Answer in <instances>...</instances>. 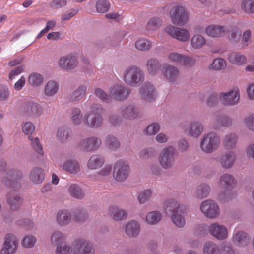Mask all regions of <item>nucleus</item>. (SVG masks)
<instances>
[{
  "label": "nucleus",
  "instance_id": "obj_23",
  "mask_svg": "<svg viewBox=\"0 0 254 254\" xmlns=\"http://www.w3.org/2000/svg\"><path fill=\"white\" fill-rule=\"evenodd\" d=\"M142 98L146 101L151 102L154 100V88L152 84L146 82L142 85L140 89Z\"/></svg>",
  "mask_w": 254,
  "mask_h": 254
},
{
  "label": "nucleus",
  "instance_id": "obj_8",
  "mask_svg": "<svg viewBox=\"0 0 254 254\" xmlns=\"http://www.w3.org/2000/svg\"><path fill=\"white\" fill-rule=\"evenodd\" d=\"M78 64L77 57L72 54L61 57L58 62L59 67L61 69L67 71L74 69Z\"/></svg>",
  "mask_w": 254,
  "mask_h": 254
},
{
  "label": "nucleus",
  "instance_id": "obj_29",
  "mask_svg": "<svg viewBox=\"0 0 254 254\" xmlns=\"http://www.w3.org/2000/svg\"><path fill=\"white\" fill-rule=\"evenodd\" d=\"M140 229V224L135 220L128 222L126 224L125 228L126 234L130 237L137 236L139 233Z\"/></svg>",
  "mask_w": 254,
  "mask_h": 254
},
{
  "label": "nucleus",
  "instance_id": "obj_28",
  "mask_svg": "<svg viewBox=\"0 0 254 254\" xmlns=\"http://www.w3.org/2000/svg\"><path fill=\"white\" fill-rule=\"evenodd\" d=\"M71 215L66 210L59 211L56 215L57 223L61 226H65L68 225L71 221Z\"/></svg>",
  "mask_w": 254,
  "mask_h": 254
},
{
  "label": "nucleus",
  "instance_id": "obj_31",
  "mask_svg": "<svg viewBox=\"0 0 254 254\" xmlns=\"http://www.w3.org/2000/svg\"><path fill=\"white\" fill-rule=\"evenodd\" d=\"M238 136L233 132L229 133L223 139L222 144L227 149H232L235 147Z\"/></svg>",
  "mask_w": 254,
  "mask_h": 254
},
{
  "label": "nucleus",
  "instance_id": "obj_10",
  "mask_svg": "<svg viewBox=\"0 0 254 254\" xmlns=\"http://www.w3.org/2000/svg\"><path fill=\"white\" fill-rule=\"evenodd\" d=\"M18 240L16 236L8 234L4 237V242L0 251L1 254H14L17 250Z\"/></svg>",
  "mask_w": 254,
  "mask_h": 254
},
{
  "label": "nucleus",
  "instance_id": "obj_42",
  "mask_svg": "<svg viewBox=\"0 0 254 254\" xmlns=\"http://www.w3.org/2000/svg\"><path fill=\"white\" fill-rule=\"evenodd\" d=\"M220 252L217 245L212 241L206 242L203 246V254H220Z\"/></svg>",
  "mask_w": 254,
  "mask_h": 254
},
{
  "label": "nucleus",
  "instance_id": "obj_26",
  "mask_svg": "<svg viewBox=\"0 0 254 254\" xmlns=\"http://www.w3.org/2000/svg\"><path fill=\"white\" fill-rule=\"evenodd\" d=\"M25 113L29 117H36L41 114L42 107L37 103L29 102L25 104L24 106Z\"/></svg>",
  "mask_w": 254,
  "mask_h": 254
},
{
  "label": "nucleus",
  "instance_id": "obj_58",
  "mask_svg": "<svg viewBox=\"0 0 254 254\" xmlns=\"http://www.w3.org/2000/svg\"><path fill=\"white\" fill-rule=\"evenodd\" d=\"M242 8L248 13H254V0H243Z\"/></svg>",
  "mask_w": 254,
  "mask_h": 254
},
{
  "label": "nucleus",
  "instance_id": "obj_44",
  "mask_svg": "<svg viewBox=\"0 0 254 254\" xmlns=\"http://www.w3.org/2000/svg\"><path fill=\"white\" fill-rule=\"evenodd\" d=\"M162 218L161 213L158 211H153L148 213L146 216V222L149 225L158 223Z\"/></svg>",
  "mask_w": 254,
  "mask_h": 254
},
{
  "label": "nucleus",
  "instance_id": "obj_63",
  "mask_svg": "<svg viewBox=\"0 0 254 254\" xmlns=\"http://www.w3.org/2000/svg\"><path fill=\"white\" fill-rule=\"evenodd\" d=\"M36 242V239L34 236L28 235L23 239L22 244L24 247L30 248L34 246Z\"/></svg>",
  "mask_w": 254,
  "mask_h": 254
},
{
  "label": "nucleus",
  "instance_id": "obj_33",
  "mask_svg": "<svg viewBox=\"0 0 254 254\" xmlns=\"http://www.w3.org/2000/svg\"><path fill=\"white\" fill-rule=\"evenodd\" d=\"M226 27L220 25H210L206 29V33L213 37H221L225 35Z\"/></svg>",
  "mask_w": 254,
  "mask_h": 254
},
{
  "label": "nucleus",
  "instance_id": "obj_38",
  "mask_svg": "<svg viewBox=\"0 0 254 254\" xmlns=\"http://www.w3.org/2000/svg\"><path fill=\"white\" fill-rule=\"evenodd\" d=\"M87 91V87L84 85H80L78 88L68 96V100L69 102L79 101L82 99Z\"/></svg>",
  "mask_w": 254,
  "mask_h": 254
},
{
  "label": "nucleus",
  "instance_id": "obj_59",
  "mask_svg": "<svg viewBox=\"0 0 254 254\" xmlns=\"http://www.w3.org/2000/svg\"><path fill=\"white\" fill-rule=\"evenodd\" d=\"M6 174L8 177L14 180H21L23 177L22 172L15 168L8 169Z\"/></svg>",
  "mask_w": 254,
  "mask_h": 254
},
{
  "label": "nucleus",
  "instance_id": "obj_35",
  "mask_svg": "<svg viewBox=\"0 0 254 254\" xmlns=\"http://www.w3.org/2000/svg\"><path fill=\"white\" fill-rule=\"evenodd\" d=\"M146 66L149 74L151 76L156 75L161 68V64L156 59L151 58L147 60Z\"/></svg>",
  "mask_w": 254,
  "mask_h": 254
},
{
  "label": "nucleus",
  "instance_id": "obj_7",
  "mask_svg": "<svg viewBox=\"0 0 254 254\" xmlns=\"http://www.w3.org/2000/svg\"><path fill=\"white\" fill-rule=\"evenodd\" d=\"M129 166L123 160L117 161L114 164L113 171L114 178L118 182H123L128 177Z\"/></svg>",
  "mask_w": 254,
  "mask_h": 254
},
{
  "label": "nucleus",
  "instance_id": "obj_46",
  "mask_svg": "<svg viewBox=\"0 0 254 254\" xmlns=\"http://www.w3.org/2000/svg\"><path fill=\"white\" fill-rule=\"evenodd\" d=\"M71 120L74 125H79L83 119V116L81 110L76 107H73L71 109L70 113Z\"/></svg>",
  "mask_w": 254,
  "mask_h": 254
},
{
  "label": "nucleus",
  "instance_id": "obj_21",
  "mask_svg": "<svg viewBox=\"0 0 254 254\" xmlns=\"http://www.w3.org/2000/svg\"><path fill=\"white\" fill-rule=\"evenodd\" d=\"M251 239L249 235L242 231L236 232L233 237L234 244L240 247L248 246L251 242Z\"/></svg>",
  "mask_w": 254,
  "mask_h": 254
},
{
  "label": "nucleus",
  "instance_id": "obj_6",
  "mask_svg": "<svg viewBox=\"0 0 254 254\" xmlns=\"http://www.w3.org/2000/svg\"><path fill=\"white\" fill-rule=\"evenodd\" d=\"M170 15L172 22L178 26L185 25L189 19V14L184 7L177 5L173 6L170 11Z\"/></svg>",
  "mask_w": 254,
  "mask_h": 254
},
{
  "label": "nucleus",
  "instance_id": "obj_19",
  "mask_svg": "<svg viewBox=\"0 0 254 254\" xmlns=\"http://www.w3.org/2000/svg\"><path fill=\"white\" fill-rule=\"evenodd\" d=\"M222 102L225 106L237 105L239 101L240 95L237 91H231L228 93H221Z\"/></svg>",
  "mask_w": 254,
  "mask_h": 254
},
{
  "label": "nucleus",
  "instance_id": "obj_43",
  "mask_svg": "<svg viewBox=\"0 0 254 254\" xmlns=\"http://www.w3.org/2000/svg\"><path fill=\"white\" fill-rule=\"evenodd\" d=\"M70 195L73 197L82 199L84 197V193L81 187L77 184H71L68 189Z\"/></svg>",
  "mask_w": 254,
  "mask_h": 254
},
{
  "label": "nucleus",
  "instance_id": "obj_30",
  "mask_svg": "<svg viewBox=\"0 0 254 254\" xmlns=\"http://www.w3.org/2000/svg\"><path fill=\"white\" fill-rule=\"evenodd\" d=\"M72 135V132L70 129L66 127H62L58 128L57 132L58 140L61 143H67L70 141Z\"/></svg>",
  "mask_w": 254,
  "mask_h": 254
},
{
  "label": "nucleus",
  "instance_id": "obj_16",
  "mask_svg": "<svg viewBox=\"0 0 254 254\" xmlns=\"http://www.w3.org/2000/svg\"><path fill=\"white\" fill-rule=\"evenodd\" d=\"M165 31L171 37L182 42L187 41L190 36L189 32L187 29L173 25L167 26L165 28Z\"/></svg>",
  "mask_w": 254,
  "mask_h": 254
},
{
  "label": "nucleus",
  "instance_id": "obj_57",
  "mask_svg": "<svg viewBox=\"0 0 254 254\" xmlns=\"http://www.w3.org/2000/svg\"><path fill=\"white\" fill-rule=\"evenodd\" d=\"M156 155V151L155 148L148 147L142 149L139 153L140 157L144 159L152 158Z\"/></svg>",
  "mask_w": 254,
  "mask_h": 254
},
{
  "label": "nucleus",
  "instance_id": "obj_2",
  "mask_svg": "<svg viewBox=\"0 0 254 254\" xmlns=\"http://www.w3.org/2000/svg\"><path fill=\"white\" fill-rule=\"evenodd\" d=\"M178 155L179 153L177 149L172 146L164 148L158 157L160 165L164 169L172 168L175 164Z\"/></svg>",
  "mask_w": 254,
  "mask_h": 254
},
{
  "label": "nucleus",
  "instance_id": "obj_60",
  "mask_svg": "<svg viewBox=\"0 0 254 254\" xmlns=\"http://www.w3.org/2000/svg\"><path fill=\"white\" fill-rule=\"evenodd\" d=\"M43 81L42 76L38 73L32 74L29 77L28 81L33 86H37L40 85Z\"/></svg>",
  "mask_w": 254,
  "mask_h": 254
},
{
  "label": "nucleus",
  "instance_id": "obj_17",
  "mask_svg": "<svg viewBox=\"0 0 254 254\" xmlns=\"http://www.w3.org/2000/svg\"><path fill=\"white\" fill-rule=\"evenodd\" d=\"M236 160V155L232 151H228L223 153L219 159L221 166L225 169L231 168Z\"/></svg>",
  "mask_w": 254,
  "mask_h": 254
},
{
  "label": "nucleus",
  "instance_id": "obj_64",
  "mask_svg": "<svg viewBox=\"0 0 254 254\" xmlns=\"http://www.w3.org/2000/svg\"><path fill=\"white\" fill-rule=\"evenodd\" d=\"M70 250L69 245H67L65 242H64L57 246L56 253L57 254H68Z\"/></svg>",
  "mask_w": 254,
  "mask_h": 254
},
{
  "label": "nucleus",
  "instance_id": "obj_15",
  "mask_svg": "<svg viewBox=\"0 0 254 254\" xmlns=\"http://www.w3.org/2000/svg\"><path fill=\"white\" fill-rule=\"evenodd\" d=\"M164 211L167 216H172L177 213H184L185 207L174 199H168L164 204Z\"/></svg>",
  "mask_w": 254,
  "mask_h": 254
},
{
  "label": "nucleus",
  "instance_id": "obj_25",
  "mask_svg": "<svg viewBox=\"0 0 254 254\" xmlns=\"http://www.w3.org/2000/svg\"><path fill=\"white\" fill-rule=\"evenodd\" d=\"M45 178L44 171L39 167H34L30 171L29 174L30 180L34 184L41 183Z\"/></svg>",
  "mask_w": 254,
  "mask_h": 254
},
{
  "label": "nucleus",
  "instance_id": "obj_61",
  "mask_svg": "<svg viewBox=\"0 0 254 254\" xmlns=\"http://www.w3.org/2000/svg\"><path fill=\"white\" fill-rule=\"evenodd\" d=\"M161 25V19L159 18L154 17L148 21L146 25V28L149 31H153L156 30Z\"/></svg>",
  "mask_w": 254,
  "mask_h": 254
},
{
  "label": "nucleus",
  "instance_id": "obj_50",
  "mask_svg": "<svg viewBox=\"0 0 254 254\" xmlns=\"http://www.w3.org/2000/svg\"><path fill=\"white\" fill-rule=\"evenodd\" d=\"M206 40L201 35H195L191 40V45L194 49L201 48L205 44Z\"/></svg>",
  "mask_w": 254,
  "mask_h": 254
},
{
  "label": "nucleus",
  "instance_id": "obj_14",
  "mask_svg": "<svg viewBox=\"0 0 254 254\" xmlns=\"http://www.w3.org/2000/svg\"><path fill=\"white\" fill-rule=\"evenodd\" d=\"M71 252L73 254H94L95 249L92 244L89 241L79 240L76 242Z\"/></svg>",
  "mask_w": 254,
  "mask_h": 254
},
{
  "label": "nucleus",
  "instance_id": "obj_13",
  "mask_svg": "<svg viewBox=\"0 0 254 254\" xmlns=\"http://www.w3.org/2000/svg\"><path fill=\"white\" fill-rule=\"evenodd\" d=\"M162 72L165 79L169 83H176L180 77V70L173 65H164Z\"/></svg>",
  "mask_w": 254,
  "mask_h": 254
},
{
  "label": "nucleus",
  "instance_id": "obj_56",
  "mask_svg": "<svg viewBox=\"0 0 254 254\" xmlns=\"http://www.w3.org/2000/svg\"><path fill=\"white\" fill-rule=\"evenodd\" d=\"M184 213H177L171 216L173 223L178 227L183 228L185 225V220L182 216Z\"/></svg>",
  "mask_w": 254,
  "mask_h": 254
},
{
  "label": "nucleus",
  "instance_id": "obj_37",
  "mask_svg": "<svg viewBox=\"0 0 254 254\" xmlns=\"http://www.w3.org/2000/svg\"><path fill=\"white\" fill-rule=\"evenodd\" d=\"M225 33L227 34L230 41L233 43H237L240 40L241 32L236 26L226 28Z\"/></svg>",
  "mask_w": 254,
  "mask_h": 254
},
{
  "label": "nucleus",
  "instance_id": "obj_48",
  "mask_svg": "<svg viewBox=\"0 0 254 254\" xmlns=\"http://www.w3.org/2000/svg\"><path fill=\"white\" fill-rule=\"evenodd\" d=\"M153 194V191L151 189L144 190L139 192L137 199L140 204H143L148 202Z\"/></svg>",
  "mask_w": 254,
  "mask_h": 254
},
{
  "label": "nucleus",
  "instance_id": "obj_36",
  "mask_svg": "<svg viewBox=\"0 0 254 254\" xmlns=\"http://www.w3.org/2000/svg\"><path fill=\"white\" fill-rule=\"evenodd\" d=\"M105 162L104 158L99 154L92 155L88 161V167L91 169H96L103 166Z\"/></svg>",
  "mask_w": 254,
  "mask_h": 254
},
{
  "label": "nucleus",
  "instance_id": "obj_12",
  "mask_svg": "<svg viewBox=\"0 0 254 254\" xmlns=\"http://www.w3.org/2000/svg\"><path fill=\"white\" fill-rule=\"evenodd\" d=\"M120 110L121 116L127 120H135L140 115L139 108L133 104L124 105L120 107Z\"/></svg>",
  "mask_w": 254,
  "mask_h": 254
},
{
  "label": "nucleus",
  "instance_id": "obj_20",
  "mask_svg": "<svg viewBox=\"0 0 254 254\" xmlns=\"http://www.w3.org/2000/svg\"><path fill=\"white\" fill-rule=\"evenodd\" d=\"M210 233L218 240H224L227 237V230L226 228L222 225L215 223L211 224L209 227Z\"/></svg>",
  "mask_w": 254,
  "mask_h": 254
},
{
  "label": "nucleus",
  "instance_id": "obj_5",
  "mask_svg": "<svg viewBox=\"0 0 254 254\" xmlns=\"http://www.w3.org/2000/svg\"><path fill=\"white\" fill-rule=\"evenodd\" d=\"M102 144L101 138L92 136L81 139L76 144L77 148L84 152H93L98 150Z\"/></svg>",
  "mask_w": 254,
  "mask_h": 254
},
{
  "label": "nucleus",
  "instance_id": "obj_3",
  "mask_svg": "<svg viewBox=\"0 0 254 254\" xmlns=\"http://www.w3.org/2000/svg\"><path fill=\"white\" fill-rule=\"evenodd\" d=\"M123 76L124 81L127 85L136 87L143 82L145 75L140 68L131 66L125 70Z\"/></svg>",
  "mask_w": 254,
  "mask_h": 254
},
{
  "label": "nucleus",
  "instance_id": "obj_22",
  "mask_svg": "<svg viewBox=\"0 0 254 254\" xmlns=\"http://www.w3.org/2000/svg\"><path fill=\"white\" fill-rule=\"evenodd\" d=\"M7 201L11 210L17 211L21 207L23 199L19 195L14 192H11L7 195Z\"/></svg>",
  "mask_w": 254,
  "mask_h": 254
},
{
  "label": "nucleus",
  "instance_id": "obj_49",
  "mask_svg": "<svg viewBox=\"0 0 254 254\" xmlns=\"http://www.w3.org/2000/svg\"><path fill=\"white\" fill-rule=\"evenodd\" d=\"M110 6V3L107 0H98L96 8L98 13H104L109 11Z\"/></svg>",
  "mask_w": 254,
  "mask_h": 254
},
{
  "label": "nucleus",
  "instance_id": "obj_45",
  "mask_svg": "<svg viewBox=\"0 0 254 254\" xmlns=\"http://www.w3.org/2000/svg\"><path fill=\"white\" fill-rule=\"evenodd\" d=\"M58 83L55 81L51 80L46 84L44 93L47 96H53L58 92Z\"/></svg>",
  "mask_w": 254,
  "mask_h": 254
},
{
  "label": "nucleus",
  "instance_id": "obj_11",
  "mask_svg": "<svg viewBox=\"0 0 254 254\" xmlns=\"http://www.w3.org/2000/svg\"><path fill=\"white\" fill-rule=\"evenodd\" d=\"M130 93V90L128 87L119 84H116L112 87L109 93L111 98L118 101L127 100Z\"/></svg>",
  "mask_w": 254,
  "mask_h": 254
},
{
  "label": "nucleus",
  "instance_id": "obj_52",
  "mask_svg": "<svg viewBox=\"0 0 254 254\" xmlns=\"http://www.w3.org/2000/svg\"><path fill=\"white\" fill-rule=\"evenodd\" d=\"M65 236L60 231H55L51 236V242L52 244H56L57 246L65 242Z\"/></svg>",
  "mask_w": 254,
  "mask_h": 254
},
{
  "label": "nucleus",
  "instance_id": "obj_62",
  "mask_svg": "<svg viewBox=\"0 0 254 254\" xmlns=\"http://www.w3.org/2000/svg\"><path fill=\"white\" fill-rule=\"evenodd\" d=\"M160 128V124L158 123H153L147 127L144 131L149 135H153L156 134L159 131Z\"/></svg>",
  "mask_w": 254,
  "mask_h": 254
},
{
  "label": "nucleus",
  "instance_id": "obj_55",
  "mask_svg": "<svg viewBox=\"0 0 254 254\" xmlns=\"http://www.w3.org/2000/svg\"><path fill=\"white\" fill-rule=\"evenodd\" d=\"M94 94L98 97L102 102L109 103L111 100L110 94L108 95L103 89L97 88L94 89Z\"/></svg>",
  "mask_w": 254,
  "mask_h": 254
},
{
  "label": "nucleus",
  "instance_id": "obj_51",
  "mask_svg": "<svg viewBox=\"0 0 254 254\" xmlns=\"http://www.w3.org/2000/svg\"><path fill=\"white\" fill-rule=\"evenodd\" d=\"M226 67V63L222 58H216L214 59L213 63L210 65L209 68L211 69L220 70L224 69Z\"/></svg>",
  "mask_w": 254,
  "mask_h": 254
},
{
  "label": "nucleus",
  "instance_id": "obj_34",
  "mask_svg": "<svg viewBox=\"0 0 254 254\" xmlns=\"http://www.w3.org/2000/svg\"><path fill=\"white\" fill-rule=\"evenodd\" d=\"M203 128V126L200 122H193L188 127V133L190 136L197 137L202 133Z\"/></svg>",
  "mask_w": 254,
  "mask_h": 254
},
{
  "label": "nucleus",
  "instance_id": "obj_40",
  "mask_svg": "<svg viewBox=\"0 0 254 254\" xmlns=\"http://www.w3.org/2000/svg\"><path fill=\"white\" fill-rule=\"evenodd\" d=\"M105 143L107 147L111 150H116L120 147V141L112 134H108L106 136Z\"/></svg>",
  "mask_w": 254,
  "mask_h": 254
},
{
  "label": "nucleus",
  "instance_id": "obj_4",
  "mask_svg": "<svg viewBox=\"0 0 254 254\" xmlns=\"http://www.w3.org/2000/svg\"><path fill=\"white\" fill-rule=\"evenodd\" d=\"M220 139L214 132L204 135L200 142V148L205 153H211L216 150L220 145Z\"/></svg>",
  "mask_w": 254,
  "mask_h": 254
},
{
  "label": "nucleus",
  "instance_id": "obj_39",
  "mask_svg": "<svg viewBox=\"0 0 254 254\" xmlns=\"http://www.w3.org/2000/svg\"><path fill=\"white\" fill-rule=\"evenodd\" d=\"M228 59L232 64L241 65L247 62V59L244 55L238 52H232L229 54Z\"/></svg>",
  "mask_w": 254,
  "mask_h": 254
},
{
  "label": "nucleus",
  "instance_id": "obj_47",
  "mask_svg": "<svg viewBox=\"0 0 254 254\" xmlns=\"http://www.w3.org/2000/svg\"><path fill=\"white\" fill-rule=\"evenodd\" d=\"M89 215L86 210L82 209L75 210L73 219L76 222L83 223L88 219Z\"/></svg>",
  "mask_w": 254,
  "mask_h": 254
},
{
  "label": "nucleus",
  "instance_id": "obj_18",
  "mask_svg": "<svg viewBox=\"0 0 254 254\" xmlns=\"http://www.w3.org/2000/svg\"><path fill=\"white\" fill-rule=\"evenodd\" d=\"M219 184L220 186L226 190H230L235 187L237 181L233 175L225 173L219 178Z\"/></svg>",
  "mask_w": 254,
  "mask_h": 254
},
{
  "label": "nucleus",
  "instance_id": "obj_41",
  "mask_svg": "<svg viewBox=\"0 0 254 254\" xmlns=\"http://www.w3.org/2000/svg\"><path fill=\"white\" fill-rule=\"evenodd\" d=\"M232 119L226 116L222 115L218 116L216 120V123L214 125V129H218L221 126L229 127L232 124Z\"/></svg>",
  "mask_w": 254,
  "mask_h": 254
},
{
  "label": "nucleus",
  "instance_id": "obj_24",
  "mask_svg": "<svg viewBox=\"0 0 254 254\" xmlns=\"http://www.w3.org/2000/svg\"><path fill=\"white\" fill-rule=\"evenodd\" d=\"M109 216L115 221H121L127 217V212L119 207L112 205L109 207Z\"/></svg>",
  "mask_w": 254,
  "mask_h": 254
},
{
  "label": "nucleus",
  "instance_id": "obj_9",
  "mask_svg": "<svg viewBox=\"0 0 254 254\" xmlns=\"http://www.w3.org/2000/svg\"><path fill=\"white\" fill-rule=\"evenodd\" d=\"M200 210L207 218H217L220 213L219 208L214 201L208 199L204 201L200 205Z\"/></svg>",
  "mask_w": 254,
  "mask_h": 254
},
{
  "label": "nucleus",
  "instance_id": "obj_53",
  "mask_svg": "<svg viewBox=\"0 0 254 254\" xmlns=\"http://www.w3.org/2000/svg\"><path fill=\"white\" fill-rule=\"evenodd\" d=\"M135 48L140 51H147L151 47V43L146 39H140L135 44Z\"/></svg>",
  "mask_w": 254,
  "mask_h": 254
},
{
  "label": "nucleus",
  "instance_id": "obj_54",
  "mask_svg": "<svg viewBox=\"0 0 254 254\" xmlns=\"http://www.w3.org/2000/svg\"><path fill=\"white\" fill-rule=\"evenodd\" d=\"M28 139L31 141V145L35 151L41 155L44 154L43 148L39 142L38 137H33L32 136H28Z\"/></svg>",
  "mask_w": 254,
  "mask_h": 254
},
{
  "label": "nucleus",
  "instance_id": "obj_32",
  "mask_svg": "<svg viewBox=\"0 0 254 254\" xmlns=\"http://www.w3.org/2000/svg\"><path fill=\"white\" fill-rule=\"evenodd\" d=\"M63 168L72 174H76L80 170V167L78 162L73 159L66 160L63 164Z\"/></svg>",
  "mask_w": 254,
  "mask_h": 254
},
{
  "label": "nucleus",
  "instance_id": "obj_1",
  "mask_svg": "<svg viewBox=\"0 0 254 254\" xmlns=\"http://www.w3.org/2000/svg\"><path fill=\"white\" fill-rule=\"evenodd\" d=\"M105 109L98 103H94L90 107V111L83 117L84 124L88 127L97 128L103 124V114Z\"/></svg>",
  "mask_w": 254,
  "mask_h": 254
},
{
  "label": "nucleus",
  "instance_id": "obj_27",
  "mask_svg": "<svg viewBox=\"0 0 254 254\" xmlns=\"http://www.w3.org/2000/svg\"><path fill=\"white\" fill-rule=\"evenodd\" d=\"M211 191L210 186L206 183H202L197 186L194 191V196L198 199L207 197Z\"/></svg>",
  "mask_w": 254,
  "mask_h": 254
}]
</instances>
